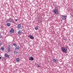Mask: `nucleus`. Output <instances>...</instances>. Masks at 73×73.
Wrapping results in <instances>:
<instances>
[{"label":"nucleus","mask_w":73,"mask_h":73,"mask_svg":"<svg viewBox=\"0 0 73 73\" xmlns=\"http://www.w3.org/2000/svg\"><path fill=\"white\" fill-rule=\"evenodd\" d=\"M68 50V49L66 47H62V51L63 53H67V51Z\"/></svg>","instance_id":"nucleus-1"},{"label":"nucleus","mask_w":73,"mask_h":73,"mask_svg":"<svg viewBox=\"0 0 73 73\" xmlns=\"http://www.w3.org/2000/svg\"><path fill=\"white\" fill-rule=\"evenodd\" d=\"M53 12L55 15H58L59 13V11H58V9H55L53 11Z\"/></svg>","instance_id":"nucleus-2"},{"label":"nucleus","mask_w":73,"mask_h":73,"mask_svg":"<svg viewBox=\"0 0 73 73\" xmlns=\"http://www.w3.org/2000/svg\"><path fill=\"white\" fill-rule=\"evenodd\" d=\"M66 17H67V16H65L62 15L61 16V18L62 20H65L66 19Z\"/></svg>","instance_id":"nucleus-3"},{"label":"nucleus","mask_w":73,"mask_h":73,"mask_svg":"<svg viewBox=\"0 0 73 73\" xmlns=\"http://www.w3.org/2000/svg\"><path fill=\"white\" fill-rule=\"evenodd\" d=\"M28 37H29V38H31V39H34V38L33 35H29Z\"/></svg>","instance_id":"nucleus-4"},{"label":"nucleus","mask_w":73,"mask_h":73,"mask_svg":"<svg viewBox=\"0 0 73 73\" xmlns=\"http://www.w3.org/2000/svg\"><path fill=\"white\" fill-rule=\"evenodd\" d=\"M29 60H31V61H33L34 60V58L32 57H31L29 59Z\"/></svg>","instance_id":"nucleus-5"},{"label":"nucleus","mask_w":73,"mask_h":73,"mask_svg":"<svg viewBox=\"0 0 73 73\" xmlns=\"http://www.w3.org/2000/svg\"><path fill=\"white\" fill-rule=\"evenodd\" d=\"M22 32L20 30L18 32V35H20L22 34Z\"/></svg>","instance_id":"nucleus-6"},{"label":"nucleus","mask_w":73,"mask_h":73,"mask_svg":"<svg viewBox=\"0 0 73 73\" xmlns=\"http://www.w3.org/2000/svg\"><path fill=\"white\" fill-rule=\"evenodd\" d=\"M17 27L18 29H20L21 27V25H17Z\"/></svg>","instance_id":"nucleus-7"},{"label":"nucleus","mask_w":73,"mask_h":73,"mask_svg":"<svg viewBox=\"0 0 73 73\" xmlns=\"http://www.w3.org/2000/svg\"><path fill=\"white\" fill-rule=\"evenodd\" d=\"M14 32V30L13 29H11L10 31V32L13 33Z\"/></svg>","instance_id":"nucleus-8"},{"label":"nucleus","mask_w":73,"mask_h":73,"mask_svg":"<svg viewBox=\"0 0 73 73\" xmlns=\"http://www.w3.org/2000/svg\"><path fill=\"white\" fill-rule=\"evenodd\" d=\"M5 56L7 58H8L9 57V55H8V54H5Z\"/></svg>","instance_id":"nucleus-9"},{"label":"nucleus","mask_w":73,"mask_h":73,"mask_svg":"<svg viewBox=\"0 0 73 73\" xmlns=\"http://www.w3.org/2000/svg\"><path fill=\"white\" fill-rule=\"evenodd\" d=\"M16 48H17L15 49V50H16V49H18V50H19V49L20 48V47H19V46H17L16 47Z\"/></svg>","instance_id":"nucleus-10"},{"label":"nucleus","mask_w":73,"mask_h":73,"mask_svg":"<svg viewBox=\"0 0 73 73\" xmlns=\"http://www.w3.org/2000/svg\"><path fill=\"white\" fill-rule=\"evenodd\" d=\"M7 25L8 27H9V26H11V23H7Z\"/></svg>","instance_id":"nucleus-11"},{"label":"nucleus","mask_w":73,"mask_h":73,"mask_svg":"<svg viewBox=\"0 0 73 73\" xmlns=\"http://www.w3.org/2000/svg\"><path fill=\"white\" fill-rule=\"evenodd\" d=\"M16 61L17 62H19L20 61V58H17Z\"/></svg>","instance_id":"nucleus-12"},{"label":"nucleus","mask_w":73,"mask_h":73,"mask_svg":"<svg viewBox=\"0 0 73 73\" xmlns=\"http://www.w3.org/2000/svg\"><path fill=\"white\" fill-rule=\"evenodd\" d=\"M53 61L55 63H56V59H53Z\"/></svg>","instance_id":"nucleus-13"},{"label":"nucleus","mask_w":73,"mask_h":73,"mask_svg":"<svg viewBox=\"0 0 73 73\" xmlns=\"http://www.w3.org/2000/svg\"><path fill=\"white\" fill-rule=\"evenodd\" d=\"M1 50H4V48L3 47H2L1 48Z\"/></svg>","instance_id":"nucleus-14"},{"label":"nucleus","mask_w":73,"mask_h":73,"mask_svg":"<svg viewBox=\"0 0 73 73\" xmlns=\"http://www.w3.org/2000/svg\"><path fill=\"white\" fill-rule=\"evenodd\" d=\"M8 52H11L10 48H9L8 49Z\"/></svg>","instance_id":"nucleus-15"},{"label":"nucleus","mask_w":73,"mask_h":73,"mask_svg":"<svg viewBox=\"0 0 73 73\" xmlns=\"http://www.w3.org/2000/svg\"><path fill=\"white\" fill-rule=\"evenodd\" d=\"M18 53V52H16L15 51H14V54H17Z\"/></svg>","instance_id":"nucleus-16"},{"label":"nucleus","mask_w":73,"mask_h":73,"mask_svg":"<svg viewBox=\"0 0 73 73\" xmlns=\"http://www.w3.org/2000/svg\"><path fill=\"white\" fill-rule=\"evenodd\" d=\"M35 30H38V27H35Z\"/></svg>","instance_id":"nucleus-17"},{"label":"nucleus","mask_w":73,"mask_h":73,"mask_svg":"<svg viewBox=\"0 0 73 73\" xmlns=\"http://www.w3.org/2000/svg\"><path fill=\"white\" fill-rule=\"evenodd\" d=\"M13 45L15 46H17V45H16V43H14Z\"/></svg>","instance_id":"nucleus-18"},{"label":"nucleus","mask_w":73,"mask_h":73,"mask_svg":"<svg viewBox=\"0 0 73 73\" xmlns=\"http://www.w3.org/2000/svg\"><path fill=\"white\" fill-rule=\"evenodd\" d=\"M8 48H11V46L9 45L8 46Z\"/></svg>","instance_id":"nucleus-19"},{"label":"nucleus","mask_w":73,"mask_h":73,"mask_svg":"<svg viewBox=\"0 0 73 73\" xmlns=\"http://www.w3.org/2000/svg\"><path fill=\"white\" fill-rule=\"evenodd\" d=\"M2 43H1V42L0 41V45H1Z\"/></svg>","instance_id":"nucleus-20"},{"label":"nucleus","mask_w":73,"mask_h":73,"mask_svg":"<svg viewBox=\"0 0 73 73\" xmlns=\"http://www.w3.org/2000/svg\"><path fill=\"white\" fill-rule=\"evenodd\" d=\"M2 37H3V36H0V38H2Z\"/></svg>","instance_id":"nucleus-21"},{"label":"nucleus","mask_w":73,"mask_h":73,"mask_svg":"<svg viewBox=\"0 0 73 73\" xmlns=\"http://www.w3.org/2000/svg\"><path fill=\"white\" fill-rule=\"evenodd\" d=\"M15 21H17V19H15Z\"/></svg>","instance_id":"nucleus-22"},{"label":"nucleus","mask_w":73,"mask_h":73,"mask_svg":"<svg viewBox=\"0 0 73 73\" xmlns=\"http://www.w3.org/2000/svg\"><path fill=\"white\" fill-rule=\"evenodd\" d=\"M38 67H39V68H40V66L39 65H38Z\"/></svg>","instance_id":"nucleus-23"},{"label":"nucleus","mask_w":73,"mask_h":73,"mask_svg":"<svg viewBox=\"0 0 73 73\" xmlns=\"http://www.w3.org/2000/svg\"><path fill=\"white\" fill-rule=\"evenodd\" d=\"M1 59V57H0V59Z\"/></svg>","instance_id":"nucleus-24"}]
</instances>
